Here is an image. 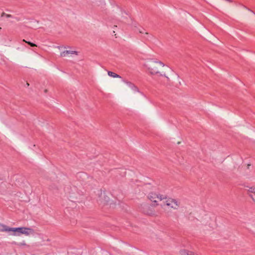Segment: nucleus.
I'll return each mask as SVG.
<instances>
[{"instance_id":"obj_1","label":"nucleus","mask_w":255,"mask_h":255,"mask_svg":"<svg viewBox=\"0 0 255 255\" xmlns=\"http://www.w3.org/2000/svg\"><path fill=\"white\" fill-rule=\"evenodd\" d=\"M166 68L164 64L160 61L154 60L149 62L147 65V69L151 75L159 74L160 76L168 77L164 72Z\"/></svg>"},{"instance_id":"obj_2","label":"nucleus","mask_w":255,"mask_h":255,"mask_svg":"<svg viewBox=\"0 0 255 255\" xmlns=\"http://www.w3.org/2000/svg\"><path fill=\"white\" fill-rule=\"evenodd\" d=\"M160 205L163 209H165L167 207L168 209L177 210L180 206V202L176 199L164 197Z\"/></svg>"},{"instance_id":"obj_3","label":"nucleus","mask_w":255,"mask_h":255,"mask_svg":"<svg viewBox=\"0 0 255 255\" xmlns=\"http://www.w3.org/2000/svg\"><path fill=\"white\" fill-rule=\"evenodd\" d=\"M201 222L203 225L209 229H213L216 226L214 217L209 215H205L203 217Z\"/></svg>"},{"instance_id":"obj_4","label":"nucleus","mask_w":255,"mask_h":255,"mask_svg":"<svg viewBox=\"0 0 255 255\" xmlns=\"http://www.w3.org/2000/svg\"><path fill=\"white\" fill-rule=\"evenodd\" d=\"M147 197L152 202L153 205L156 206L158 205V203L159 201L163 202L164 196L154 192H151L148 194Z\"/></svg>"},{"instance_id":"obj_5","label":"nucleus","mask_w":255,"mask_h":255,"mask_svg":"<svg viewBox=\"0 0 255 255\" xmlns=\"http://www.w3.org/2000/svg\"><path fill=\"white\" fill-rule=\"evenodd\" d=\"M246 190L247 192V194L255 204V187H248Z\"/></svg>"},{"instance_id":"obj_6","label":"nucleus","mask_w":255,"mask_h":255,"mask_svg":"<svg viewBox=\"0 0 255 255\" xmlns=\"http://www.w3.org/2000/svg\"><path fill=\"white\" fill-rule=\"evenodd\" d=\"M19 230H20L21 235L28 236L33 233V230L31 228L26 227H19Z\"/></svg>"},{"instance_id":"obj_7","label":"nucleus","mask_w":255,"mask_h":255,"mask_svg":"<svg viewBox=\"0 0 255 255\" xmlns=\"http://www.w3.org/2000/svg\"><path fill=\"white\" fill-rule=\"evenodd\" d=\"M19 230H20L21 235L28 236L33 233V230L31 228L26 227H19Z\"/></svg>"},{"instance_id":"obj_8","label":"nucleus","mask_w":255,"mask_h":255,"mask_svg":"<svg viewBox=\"0 0 255 255\" xmlns=\"http://www.w3.org/2000/svg\"><path fill=\"white\" fill-rule=\"evenodd\" d=\"M78 52L75 50H65L62 52L60 53V55L61 57H67L70 55H72L73 54H75L76 55H78Z\"/></svg>"},{"instance_id":"obj_9","label":"nucleus","mask_w":255,"mask_h":255,"mask_svg":"<svg viewBox=\"0 0 255 255\" xmlns=\"http://www.w3.org/2000/svg\"><path fill=\"white\" fill-rule=\"evenodd\" d=\"M91 2L95 6L103 7L105 5L104 0H90Z\"/></svg>"},{"instance_id":"obj_10","label":"nucleus","mask_w":255,"mask_h":255,"mask_svg":"<svg viewBox=\"0 0 255 255\" xmlns=\"http://www.w3.org/2000/svg\"><path fill=\"white\" fill-rule=\"evenodd\" d=\"M6 230H10V232H12L13 233L12 235L14 236H20L21 235L19 228H10V229H7Z\"/></svg>"},{"instance_id":"obj_11","label":"nucleus","mask_w":255,"mask_h":255,"mask_svg":"<svg viewBox=\"0 0 255 255\" xmlns=\"http://www.w3.org/2000/svg\"><path fill=\"white\" fill-rule=\"evenodd\" d=\"M6 229H10V228L2 224H0V232H10V230Z\"/></svg>"},{"instance_id":"obj_12","label":"nucleus","mask_w":255,"mask_h":255,"mask_svg":"<svg viewBox=\"0 0 255 255\" xmlns=\"http://www.w3.org/2000/svg\"><path fill=\"white\" fill-rule=\"evenodd\" d=\"M108 75L109 76L113 77V78H121L120 75H118L117 74H116L114 72H111V71H108Z\"/></svg>"},{"instance_id":"obj_13","label":"nucleus","mask_w":255,"mask_h":255,"mask_svg":"<svg viewBox=\"0 0 255 255\" xmlns=\"http://www.w3.org/2000/svg\"><path fill=\"white\" fill-rule=\"evenodd\" d=\"M248 11L251 18H252L253 19L255 18V13L251 10H249Z\"/></svg>"},{"instance_id":"obj_14","label":"nucleus","mask_w":255,"mask_h":255,"mask_svg":"<svg viewBox=\"0 0 255 255\" xmlns=\"http://www.w3.org/2000/svg\"><path fill=\"white\" fill-rule=\"evenodd\" d=\"M23 41H24V42H25L27 43L28 44L30 45L31 46H32V47L36 46V44H34V43H31V42H29V41H26L25 40H24V39H23Z\"/></svg>"},{"instance_id":"obj_15","label":"nucleus","mask_w":255,"mask_h":255,"mask_svg":"<svg viewBox=\"0 0 255 255\" xmlns=\"http://www.w3.org/2000/svg\"><path fill=\"white\" fill-rule=\"evenodd\" d=\"M102 198H104V200L106 201H107V199L108 198V197L107 196H106L105 194H104L103 195H102Z\"/></svg>"},{"instance_id":"obj_16","label":"nucleus","mask_w":255,"mask_h":255,"mask_svg":"<svg viewBox=\"0 0 255 255\" xmlns=\"http://www.w3.org/2000/svg\"><path fill=\"white\" fill-rule=\"evenodd\" d=\"M4 14H5V16H6V17L7 18H9V17H11V15L10 14H5L4 13H2V15H4Z\"/></svg>"},{"instance_id":"obj_17","label":"nucleus","mask_w":255,"mask_h":255,"mask_svg":"<svg viewBox=\"0 0 255 255\" xmlns=\"http://www.w3.org/2000/svg\"><path fill=\"white\" fill-rule=\"evenodd\" d=\"M187 255H196L195 254H194V253H192V252H189L188 254H187Z\"/></svg>"},{"instance_id":"obj_18","label":"nucleus","mask_w":255,"mask_h":255,"mask_svg":"<svg viewBox=\"0 0 255 255\" xmlns=\"http://www.w3.org/2000/svg\"><path fill=\"white\" fill-rule=\"evenodd\" d=\"M139 32L140 33H143V32L142 30H139Z\"/></svg>"},{"instance_id":"obj_19","label":"nucleus","mask_w":255,"mask_h":255,"mask_svg":"<svg viewBox=\"0 0 255 255\" xmlns=\"http://www.w3.org/2000/svg\"><path fill=\"white\" fill-rule=\"evenodd\" d=\"M100 201H101V203L104 202V201H103L102 199H100Z\"/></svg>"},{"instance_id":"obj_20","label":"nucleus","mask_w":255,"mask_h":255,"mask_svg":"<svg viewBox=\"0 0 255 255\" xmlns=\"http://www.w3.org/2000/svg\"><path fill=\"white\" fill-rule=\"evenodd\" d=\"M145 34H146V35L148 34V32H145Z\"/></svg>"},{"instance_id":"obj_21","label":"nucleus","mask_w":255,"mask_h":255,"mask_svg":"<svg viewBox=\"0 0 255 255\" xmlns=\"http://www.w3.org/2000/svg\"><path fill=\"white\" fill-rule=\"evenodd\" d=\"M47 90H45V92H47Z\"/></svg>"},{"instance_id":"obj_22","label":"nucleus","mask_w":255,"mask_h":255,"mask_svg":"<svg viewBox=\"0 0 255 255\" xmlns=\"http://www.w3.org/2000/svg\"><path fill=\"white\" fill-rule=\"evenodd\" d=\"M1 28L0 27V29H1Z\"/></svg>"}]
</instances>
